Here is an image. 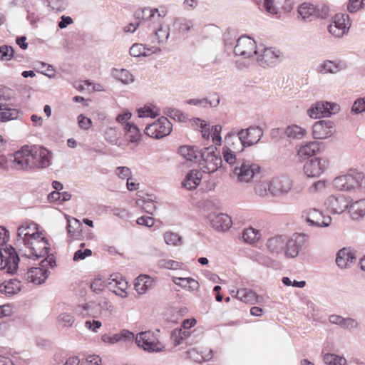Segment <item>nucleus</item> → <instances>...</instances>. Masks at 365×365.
Masks as SVG:
<instances>
[{
  "instance_id": "1",
  "label": "nucleus",
  "mask_w": 365,
  "mask_h": 365,
  "mask_svg": "<svg viewBox=\"0 0 365 365\" xmlns=\"http://www.w3.org/2000/svg\"><path fill=\"white\" fill-rule=\"evenodd\" d=\"M31 240L26 241L23 247L16 249L11 245H6L4 252L0 247V256L1 264L4 263L2 269H6V272L14 274L17 271L20 261L19 255L22 257L33 258L38 259L41 257H48L49 250V243L48 240L38 232H33Z\"/></svg>"
},
{
  "instance_id": "2",
  "label": "nucleus",
  "mask_w": 365,
  "mask_h": 365,
  "mask_svg": "<svg viewBox=\"0 0 365 365\" xmlns=\"http://www.w3.org/2000/svg\"><path fill=\"white\" fill-rule=\"evenodd\" d=\"M298 237H289L287 235H275L269 237L266 243L268 252L277 256L284 254L287 258H294L299 254Z\"/></svg>"
},
{
  "instance_id": "3",
  "label": "nucleus",
  "mask_w": 365,
  "mask_h": 365,
  "mask_svg": "<svg viewBox=\"0 0 365 365\" xmlns=\"http://www.w3.org/2000/svg\"><path fill=\"white\" fill-rule=\"evenodd\" d=\"M333 185L339 190L351 191L357 188L365 193V175L363 172L351 168L347 174L335 178Z\"/></svg>"
},
{
  "instance_id": "4",
  "label": "nucleus",
  "mask_w": 365,
  "mask_h": 365,
  "mask_svg": "<svg viewBox=\"0 0 365 365\" xmlns=\"http://www.w3.org/2000/svg\"><path fill=\"white\" fill-rule=\"evenodd\" d=\"M56 265V260L53 255H48L39 263V267H32L24 274L23 279L36 284H41L45 282L49 275L48 267H53Z\"/></svg>"
},
{
  "instance_id": "5",
  "label": "nucleus",
  "mask_w": 365,
  "mask_h": 365,
  "mask_svg": "<svg viewBox=\"0 0 365 365\" xmlns=\"http://www.w3.org/2000/svg\"><path fill=\"white\" fill-rule=\"evenodd\" d=\"M245 137L238 135V131L233 130L225 137V145L222 148L224 160H236V154L242 152L246 148Z\"/></svg>"
},
{
  "instance_id": "6",
  "label": "nucleus",
  "mask_w": 365,
  "mask_h": 365,
  "mask_svg": "<svg viewBox=\"0 0 365 365\" xmlns=\"http://www.w3.org/2000/svg\"><path fill=\"white\" fill-rule=\"evenodd\" d=\"M50 161H0V170L32 171L49 166Z\"/></svg>"
},
{
  "instance_id": "7",
  "label": "nucleus",
  "mask_w": 365,
  "mask_h": 365,
  "mask_svg": "<svg viewBox=\"0 0 365 365\" xmlns=\"http://www.w3.org/2000/svg\"><path fill=\"white\" fill-rule=\"evenodd\" d=\"M29 157H31L33 160H49L52 158V153L41 146L25 145L16 153L14 160Z\"/></svg>"
},
{
  "instance_id": "8",
  "label": "nucleus",
  "mask_w": 365,
  "mask_h": 365,
  "mask_svg": "<svg viewBox=\"0 0 365 365\" xmlns=\"http://www.w3.org/2000/svg\"><path fill=\"white\" fill-rule=\"evenodd\" d=\"M234 53L236 56L250 58L254 54H257L255 41L247 36L239 37L234 47Z\"/></svg>"
},
{
  "instance_id": "9",
  "label": "nucleus",
  "mask_w": 365,
  "mask_h": 365,
  "mask_svg": "<svg viewBox=\"0 0 365 365\" xmlns=\"http://www.w3.org/2000/svg\"><path fill=\"white\" fill-rule=\"evenodd\" d=\"M240 162V166H236L234 168V174L237 175L240 182H247L259 173L260 167L259 165L253 163L252 161Z\"/></svg>"
},
{
  "instance_id": "10",
  "label": "nucleus",
  "mask_w": 365,
  "mask_h": 365,
  "mask_svg": "<svg viewBox=\"0 0 365 365\" xmlns=\"http://www.w3.org/2000/svg\"><path fill=\"white\" fill-rule=\"evenodd\" d=\"M351 25V21L348 14H337L333 24L328 26V31L331 35L341 38L349 31Z\"/></svg>"
},
{
  "instance_id": "11",
  "label": "nucleus",
  "mask_w": 365,
  "mask_h": 365,
  "mask_svg": "<svg viewBox=\"0 0 365 365\" xmlns=\"http://www.w3.org/2000/svg\"><path fill=\"white\" fill-rule=\"evenodd\" d=\"M351 200L349 197L342 194L331 195L327 198L324 205L331 212L341 214L348 209Z\"/></svg>"
},
{
  "instance_id": "12",
  "label": "nucleus",
  "mask_w": 365,
  "mask_h": 365,
  "mask_svg": "<svg viewBox=\"0 0 365 365\" xmlns=\"http://www.w3.org/2000/svg\"><path fill=\"white\" fill-rule=\"evenodd\" d=\"M257 61L263 68L274 66L280 62L282 58L281 52L272 48H264L257 51Z\"/></svg>"
},
{
  "instance_id": "13",
  "label": "nucleus",
  "mask_w": 365,
  "mask_h": 365,
  "mask_svg": "<svg viewBox=\"0 0 365 365\" xmlns=\"http://www.w3.org/2000/svg\"><path fill=\"white\" fill-rule=\"evenodd\" d=\"M299 14L307 21H312L317 18L325 19L328 16V9L319 10L313 4L304 3L298 9Z\"/></svg>"
},
{
  "instance_id": "14",
  "label": "nucleus",
  "mask_w": 365,
  "mask_h": 365,
  "mask_svg": "<svg viewBox=\"0 0 365 365\" xmlns=\"http://www.w3.org/2000/svg\"><path fill=\"white\" fill-rule=\"evenodd\" d=\"M335 132L334 123L329 120L316 122L312 128V135L315 139H326Z\"/></svg>"
},
{
  "instance_id": "15",
  "label": "nucleus",
  "mask_w": 365,
  "mask_h": 365,
  "mask_svg": "<svg viewBox=\"0 0 365 365\" xmlns=\"http://www.w3.org/2000/svg\"><path fill=\"white\" fill-rule=\"evenodd\" d=\"M292 187V181L285 175L274 178L270 181L269 192L274 196L287 193Z\"/></svg>"
},
{
  "instance_id": "16",
  "label": "nucleus",
  "mask_w": 365,
  "mask_h": 365,
  "mask_svg": "<svg viewBox=\"0 0 365 365\" xmlns=\"http://www.w3.org/2000/svg\"><path fill=\"white\" fill-rule=\"evenodd\" d=\"M356 261V252L350 247H344L336 253V263L340 269L350 268Z\"/></svg>"
},
{
  "instance_id": "17",
  "label": "nucleus",
  "mask_w": 365,
  "mask_h": 365,
  "mask_svg": "<svg viewBox=\"0 0 365 365\" xmlns=\"http://www.w3.org/2000/svg\"><path fill=\"white\" fill-rule=\"evenodd\" d=\"M135 342L138 346L148 351H159L162 349L161 344L155 341L150 331L140 332L137 334Z\"/></svg>"
},
{
  "instance_id": "18",
  "label": "nucleus",
  "mask_w": 365,
  "mask_h": 365,
  "mask_svg": "<svg viewBox=\"0 0 365 365\" xmlns=\"http://www.w3.org/2000/svg\"><path fill=\"white\" fill-rule=\"evenodd\" d=\"M210 225L217 231H225L232 226L231 217L227 214L210 213L208 215Z\"/></svg>"
},
{
  "instance_id": "19",
  "label": "nucleus",
  "mask_w": 365,
  "mask_h": 365,
  "mask_svg": "<svg viewBox=\"0 0 365 365\" xmlns=\"http://www.w3.org/2000/svg\"><path fill=\"white\" fill-rule=\"evenodd\" d=\"M238 135L245 137L243 140L246 147L252 146L258 143L263 135V130L261 128L251 126L247 129L238 130Z\"/></svg>"
},
{
  "instance_id": "20",
  "label": "nucleus",
  "mask_w": 365,
  "mask_h": 365,
  "mask_svg": "<svg viewBox=\"0 0 365 365\" xmlns=\"http://www.w3.org/2000/svg\"><path fill=\"white\" fill-rule=\"evenodd\" d=\"M108 286L110 290L116 295L122 298L127 297L126 290L128 287V282L118 274H113L109 279Z\"/></svg>"
},
{
  "instance_id": "21",
  "label": "nucleus",
  "mask_w": 365,
  "mask_h": 365,
  "mask_svg": "<svg viewBox=\"0 0 365 365\" xmlns=\"http://www.w3.org/2000/svg\"><path fill=\"white\" fill-rule=\"evenodd\" d=\"M329 161H306L304 173L308 178L319 177L327 168Z\"/></svg>"
},
{
  "instance_id": "22",
  "label": "nucleus",
  "mask_w": 365,
  "mask_h": 365,
  "mask_svg": "<svg viewBox=\"0 0 365 365\" xmlns=\"http://www.w3.org/2000/svg\"><path fill=\"white\" fill-rule=\"evenodd\" d=\"M306 220L310 225L328 227L331 224V218L324 216L318 210L313 208L309 210Z\"/></svg>"
},
{
  "instance_id": "23",
  "label": "nucleus",
  "mask_w": 365,
  "mask_h": 365,
  "mask_svg": "<svg viewBox=\"0 0 365 365\" xmlns=\"http://www.w3.org/2000/svg\"><path fill=\"white\" fill-rule=\"evenodd\" d=\"M36 227L35 224L21 225L18 227L17 237L14 243L17 249L23 247V245L26 243V241L31 240L33 232L31 233L30 231L33 230L34 232H36Z\"/></svg>"
},
{
  "instance_id": "24",
  "label": "nucleus",
  "mask_w": 365,
  "mask_h": 365,
  "mask_svg": "<svg viewBox=\"0 0 365 365\" xmlns=\"http://www.w3.org/2000/svg\"><path fill=\"white\" fill-rule=\"evenodd\" d=\"M161 51L160 47L152 46H148L147 44L143 43H134L130 48V54L133 57L140 56H149L153 53H156Z\"/></svg>"
},
{
  "instance_id": "25",
  "label": "nucleus",
  "mask_w": 365,
  "mask_h": 365,
  "mask_svg": "<svg viewBox=\"0 0 365 365\" xmlns=\"http://www.w3.org/2000/svg\"><path fill=\"white\" fill-rule=\"evenodd\" d=\"M329 321L333 324L338 325L341 328L349 331L354 330L359 327V323L356 319L351 317L344 318L337 314L330 315L329 317Z\"/></svg>"
},
{
  "instance_id": "26",
  "label": "nucleus",
  "mask_w": 365,
  "mask_h": 365,
  "mask_svg": "<svg viewBox=\"0 0 365 365\" xmlns=\"http://www.w3.org/2000/svg\"><path fill=\"white\" fill-rule=\"evenodd\" d=\"M202 178V175L200 170H191L182 181V187L187 190H193L199 185Z\"/></svg>"
},
{
  "instance_id": "27",
  "label": "nucleus",
  "mask_w": 365,
  "mask_h": 365,
  "mask_svg": "<svg viewBox=\"0 0 365 365\" xmlns=\"http://www.w3.org/2000/svg\"><path fill=\"white\" fill-rule=\"evenodd\" d=\"M134 334L128 330L123 329L119 333L114 334L113 335L103 334L101 336V339L105 343L115 344L120 341H133L134 339Z\"/></svg>"
},
{
  "instance_id": "28",
  "label": "nucleus",
  "mask_w": 365,
  "mask_h": 365,
  "mask_svg": "<svg viewBox=\"0 0 365 365\" xmlns=\"http://www.w3.org/2000/svg\"><path fill=\"white\" fill-rule=\"evenodd\" d=\"M154 279L148 275H140L135 282V289L139 294L145 293L154 286Z\"/></svg>"
},
{
  "instance_id": "29",
  "label": "nucleus",
  "mask_w": 365,
  "mask_h": 365,
  "mask_svg": "<svg viewBox=\"0 0 365 365\" xmlns=\"http://www.w3.org/2000/svg\"><path fill=\"white\" fill-rule=\"evenodd\" d=\"M349 212L353 220H359L365 215V198L349 204Z\"/></svg>"
},
{
  "instance_id": "30",
  "label": "nucleus",
  "mask_w": 365,
  "mask_h": 365,
  "mask_svg": "<svg viewBox=\"0 0 365 365\" xmlns=\"http://www.w3.org/2000/svg\"><path fill=\"white\" fill-rule=\"evenodd\" d=\"M344 65L341 63L326 60L317 66V71L322 74L336 73L344 69Z\"/></svg>"
},
{
  "instance_id": "31",
  "label": "nucleus",
  "mask_w": 365,
  "mask_h": 365,
  "mask_svg": "<svg viewBox=\"0 0 365 365\" xmlns=\"http://www.w3.org/2000/svg\"><path fill=\"white\" fill-rule=\"evenodd\" d=\"M76 312L83 317H97L99 310L97 309V304L95 302L78 305L76 309Z\"/></svg>"
},
{
  "instance_id": "32",
  "label": "nucleus",
  "mask_w": 365,
  "mask_h": 365,
  "mask_svg": "<svg viewBox=\"0 0 365 365\" xmlns=\"http://www.w3.org/2000/svg\"><path fill=\"white\" fill-rule=\"evenodd\" d=\"M320 150V144L318 142H309L299 148L297 151L300 158H309L314 156Z\"/></svg>"
},
{
  "instance_id": "33",
  "label": "nucleus",
  "mask_w": 365,
  "mask_h": 365,
  "mask_svg": "<svg viewBox=\"0 0 365 365\" xmlns=\"http://www.w3.org/2000/svg\"><path fill=\"white\" fill-rule=\"evenodd\" d=\"M200 149L197 146L182 145L178 149V154L184 160H199Z\"/></svg>"
},
{
  "instance_id": "34",
  "label": "nucleus",
  "mask_w": 365,
  "mask_h": 365,
  "mask_svg": "<svg viewBox=\"0 0 365 365\" xmlns=\"http://www.w3.org/2000/svg\"><path fill=\"white\" fill-rule=\"evenodd\" d=\"M158 13V19H160L161 16H164L165 14H161L159 13L158 9H151V8H144L140 11H138L135 12V16L138 19H141L140 21V24L142 23H146L151 21L153 19L155 18V14Z\"/></svg>"
},
{
  "instance_id": "35",
  "label": "nucleus",
  "mask_w": 365,
  "mask_h": 365,
  "mask_svg": "<svg viewBox=\"0 0 365 365\" xmlns=\"http://www.w3.org/2000/svg\"><path fill=\"white\" fill-rule=\"evenodd\" d=\"M20 281L16 279L4 282L0 285V292L6 295H14L20 291Z\"/></svg>"
},
{
  "instance_id": "36",
  "label": "nucleus",
  "mask_w": 365,
  "mask_h": 365,
  "mask_svg": "<svg viewBox=\"0 0 365 365\" xmlns=\"http://www.w3.org/2000/svg\"><path fill=\"white\" fill-rule=\"evenodd\" d=\"M0 110L1 122L14 120L19 117V111L16 109L8 108L6 103H0Z\"/></svg>"
},
{
  "instance_id": "37",
  "label": "nucleus",
  "mask_w": 365,
  "mask_h": 365,
  "mask_svg": "<svg viewBox=\"0 0 365 365\" xmlns=\"http://www.w3.org/2000/svg\"><path fill=\"white\" fill-rule=\"evenodd\" d=\"M193 26L192 21L185 18H177L173 23L174 31L180 34H185Z\"/></svg>"
},
{
  "instance_id": "38",
  "label": "nucleus",
  "mask_w": 365,
  "mask_h": 365,
  "mask_svg": "<svg viewBox=\"0 0 365 365\" xmlns=\"http://www.w3.org/2000/svg\"><path fill=\"white\" fill-rule=\"evenodd\" d=\"M199 160H222V158L217 148L211 145L200 150Z\"/></svg>"
},
{
  "instance_id": "39",
  "label": "nucleus",
  "mask_w": 365,
  "mask_h": 365,
  "mask_svg": "<svg viewBox=\"0 0 365 365\" xmlns=\"http://www.w3.org/2000/svg\"><path fill=\"white\" fill-rule=\"evenodd\" d=\"M113 76L120 81L124 84H129L134 82L133 75L127 69L113 68L112 71Z\"/></svg>"
},
{
  "instance_id": "40",
  "label": "nucleus",
  "mask_w": 365,
  "mask_h": 365,
  "mask_svg": "<svg viewBox=\"0 0 365 365\" xmlns=\"http://www.w3.org/2000/svg\"><path fill=\"white\" fill-rule=\"evenodd\" d=\"M255 294L256 292L252 289L242 288L237 291L235 297L245 303L253 304Z\"/></svg>"
},
{
  "instance_id": "41",
  "label": "nucleus",
  "mask_w": 365,
  "mask_h": 365,
  "mask_svg": "<svg viewBox=\"0 0 365 365\" xmlns=\"http://www.w3.org/2000/svg\"><path fill=\"white\" fill-rule=\"evenodd\" d=\"M126 132V138L130 143H138L140 138L141 134L139 128L134 124L128 123L125 128Z\"/></svg>"
},
{
  "instance_id": "42",
  "label": "nucleus",
  "mask_w": 365,
  "mask_h": 365,
  "mask_svg": "<svg viewBox=\"0 0 365 365\" xmlns=\"http://www.w3.org/2000/svg\"><path fill=\"white\" fill-rule=\"evenodd\" d=\"M155 125L158 126L160 138L169 135L172 130V124L165 117H161L155 121Z\"/></svg>"
},
{
  "instance_id": "43",
  "label": "nucleus",
  "mask_w": 365,
  "mask_h": 365,
  "mask_svg": "<svg viewBox=\"0 0 365 365\" xmlns=\"http://www.w3.org/2000/svg\"><path fill=\"white\" fill-rule=\"evenodd\" d=\"M285 133L288 138L302 139L306 135L307 131L297 125H292L286 128Z\"/></svg>"
},
{
  "instance_id": "44",
  "label": "nucleus",
  "mask_w": 365,
  "mask_h": 365,
  "mask_svg": "<svg viewBox=\"0 0 365 365\" xmlns=\"http://www.w3.org/2000/svg\"><path fill=\"white\" fill-rule=\"evenodd\" d=\"M173 282L181 287L185 288L188 287L191 290H196L199 287L197 281L192 278L174 277Z\"/></svg>"
},
{
  "instance_id": "45",
  "label": "nucleus",
  "mask_w": 365,
  "mask_h": 365,
  "mask_svg": "<svg viewBox=\"0 0 365 365\" xmlns=\"http://www.w3.org/2000/svg\"><path fill=\"white\" fill-rule=\"evenodd\" d=\"M67 226L66 229L68 235L72 237L76 236L81 231V223L76 218L66 217Z\"/></svg>"
},
{
  "instance_id": "46",
  "label": "nucleus",
  "mask_w": 365,
  "mask_h": 365,
  "mask_svg": "<svg viewBox=\"0 0 365 365\" xmlns=\"http://www.w3.org/2000/svg\"><path fill=\"white\" fill-rule=\"evenodd\" d=\"M261 234L258 230L249 227L244 230L242 232V238L247 243L252 244L260 238Z\"/></svg>"
},
{
  "instance_id": "47",
  "label": "nucleus",
  "mask_w": 365,
  "mask_h": 365,
  "mask_svg": "<svg viewBox=\"0 0 365 365\" xmlns=\"http://www.w3.org/2000/svg\"><path fill=\"white\" fill-rule=\"evenodd\" d=\"M324 362L327 365H346V359L334 354H326L323 357Z\"/></svg>"
},
{
  "instance_id": "48",
  "label": "nucleus",
  "mask_w": 365,
  "mask_h": 365,
  "mask_svg": "<svg viewBox=\"0 0 365 365\" xmlns=\"http://www.w3.org/2000/svg\"><path fill=\"white\" fill-rule=\"evenodd\" d=\"M324 106L323 101H319L313 104L309 109L307 110L308 115L312 118H323V111Z\"/></svg>"
},
{
  "instance_id": "49",
  "label": "nucleus",
  "mask_w": 365,
  "mask_h": 365,
  "mask_svg": "<svg viewBox=\"0 0 365 365\" xmlns=\"http://www.w3.org/2000/svg\"><path fill=\"white\" fill-rule=\"evenodd\" d=\"M164 240L167 245L173 246H181L183 244L182 237L177 233L166 232L164 234Z\"/></svg>"
},
{
  "instance_id": "50",
  "label": "nucleus",
  "mask_w": 365,
  "mask_h": 365,
  "mask_svg": "<svg viewBox=\"0 0 365 365\" xmlns=\"http://www.w3.org/2000/svg\"><path fill=\"white\" fill-rule=\"evenodd\" d=\"M120 135V133L113 127H108L104 131L105 139L112 143L115 144Z\"/></svg>"
},
{
  "instance_id": "51",
  "label": "nucleus",
  "mask_w": 365,
  "mask_h": 365,
  "mask_svg": "<svg viewBox=\"0 0 365 365\" xmlns=\"http://www.w3.org/2000/svg\"><path fill=\"white\" fill-rule=\"evenodd\" d=\"M222 161H203V163H200V168L205 173H214L222 166Z\"/></svg>"
},
{
  "instance_id": "52",
  "label": "nucleus",
  "mask_w": 365,
  "mask_h": 365,
  "mask_svg": "<svg viewBox=\"0 0 365 365\" xmlns=\"http://www.w3.org/2000/svg\"><path fill=\"white\" fill-rule=\"evenodd\" d=\"M155 34H158V37L162 43L167 42L170 36V29L168 26H164L163 24H159L157 28L153 29Z\"/></svg>"
},
{
  "instance_id": "53",
  "label": "nucleus",
  "mask_w": 365,
  "mask_h": 365,
  "mask_svg": "<svg viewBox=\"0 0 365 365\" xmlns=\"http://www.w3.org/2000/svg\"><path fill=\"white\" fill-rule=\"evenodd\" d=\"M324 109L323 111V118L329 117L331 115L337 113L340 110V106L334 103H329L323 101Z\"/></svg>"
},
{
  "instance_id": "54",
  "label": "nucleus",
  "mask_w": 365,
  "mask_h": 365,
  "mask_svg": "<svg viewBox=\"0 0 365 365\" xmlns=\"http://www.w3.org/2000/svg\"><path fill=\"white\" fill-rule=\"evenodd\" d=\"M270 182L259 181L255 186V191L260 197H264L269 192Z\"/></svg>"
},
{
  "instance_id": "55",
  "label": "nucleus",
  "mask_w": 365,
  "mask_h": 365,
  "mask_svg": "<svg viewBox=\"0 0 365 365\" xmlns=\"http://www.w3.org/2000/svg\"><path fill=\"white\" fill-rule=\"evenodd\" d=\"M14 91L8 87L0 88V103H5L14 98Z\"/></svg>"
},
{
  "instance_id": "56",
  "label": "nucleus",
  "mask_w": 365,
  "mask_h": 365,
  "mask_svg": "<svg viewBox=\"0 0 365 365\" xmlns=\"http://www.w3.org/2000/svg\"><path fill=\"white\" fill-rule=\"evenodd\" d=\"M14 51L11 46H0V59L2 61H9L14 56Z\"/></svg>"
},
{
  "instance_id": "57",
  "label": "nucleus",
  "mask_w": 365,
  "mask_h": 365,
  "mask_svg": "<svg viewBox=\"0 0 365 365\" xmlns=\"http://www.w3.org/2000/svg\"><path fill=\"white\" fill-rule=\"evenodd\" d=\"M365 7V0H349L347 9L350 13H356L360 9Z\"/></svg>"
},
{
  "instance_id": "58",
  "label": "nucleus",
  "mask_w": 365,
  "mask_h": 365,
  "mask_svg": "<svg viewBox=\"0 0 365 365\" xmlns=\"http://www.w3.org/2000/svg\"><path fill=\"white\" fill-rule=\"evenodd\" d=\"M182 264L172 259H161L159 262V266L162 268L170 269H180Z\"/></svg>"
},
{
  "instance_id": "59",
  "label": "nucleus",
  "mask_w": 365,
  "mask_h": 365,
  "mask_svg": "<svg viewBox=\"0 0 365 365\" xmlns=\"http://www.w3.org/2000/svg\"><path fill=\"white\" fill-rule=\"evenodd\" d=\"M165 113L178 121H183L185 119V115L179 110L172 108H168L166 109Z\"/></svg>"
},
{
  "instance_id": "60",
  "label": "nucleus",
  "mask_w": 365,
  "mask_h": 365,
  "mask_svg": "<svg viewBox=\"0 0 365 365\" xmlns=\"http://www.w3.org/2000/svg\"><path fill=\"white\" fill-rule=\"evenodd\" d=\"M58 322L63 327H71L74 322V317L67 313H62L58 317Z\"/></svg>"
},
{
  "instance_id": "61",
  "label": "nucleus",
  "mask_w": 365,
  "mask_h": 365,
  "mask_svg": "<svg viewBox=\"0 0 365 365\" xmlns=\"http://www.w3.org/2000/svg\"><path fill=\"white\" fill-rule=\"evenodd\" d=\"M144 132L147 135L153 138H160L158 126L155 125V121L151 124L148 125L145 127Z\"/></svg>"
},
{
  "instance_id": "62",
  "label": "nucleus",
  "mask_w": 365,
  "mask_h": 365,
  "mask_svg": "<svg viewBox=\"0 0 365 365\" xmlns=\"http://www.w3.org/2000/svg\"><path fill=\"white\" fill-rule=\"evenodd\" d=\"M106 286V284L104 281H103L100 278H96L91 282V289L93 292L99 294L101 291L104 289Z\"/></svg>"
},
{
  "instance_id": "63",
  "label": "nucleus",
  "mask_w": 365,
  "mask_h": 365,
  "mask_svg": "<svg viewBox=\"0 0 365 365\" xmlns=\"http://www.w3.org/2000/svg\"><path fill=\"white\" fill-rule=\"evenodd\" d=\"M138 117L139 118H145V117H151L153 118H155L158 114L157 112L154 111L150 107L145 106L143 108H140L138 110Z\"/></svg>"
},
{
  "instance_id": "64",
  "label": "nucleus",
  "mask_w": 365,
  "mask_h": 365,
  "mask_svg": "<svg viewBox=\"0 0 365 365\" xmlns=\"http://www.w3.org/2000/svg\"><path fill=\"white\" fill-rule=\"evenodd\" d=\"M365 110V101L363 98L356 100L351 107V112L359 114Z\"/></svg>"
}]
</instances>
